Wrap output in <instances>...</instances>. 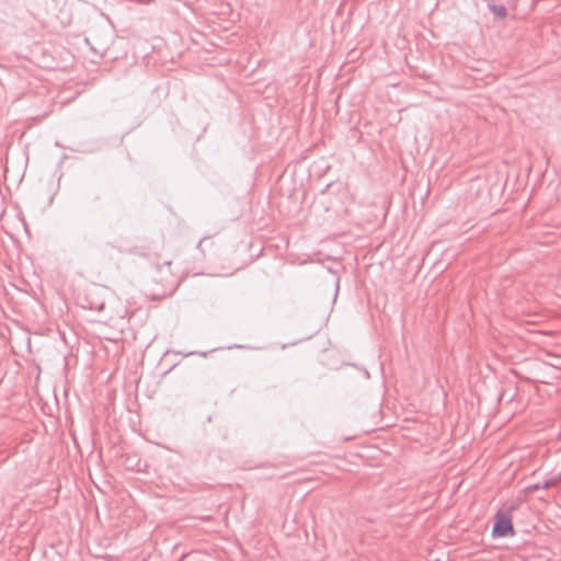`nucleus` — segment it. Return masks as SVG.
Returning a JSON list of instances; mask_svg holds the SVG:
<instances>
[{"instance_id": "1", "label": "nucleus", "mask_w": 561, "mask_h": 561, "mask_svg": "<svg viewBox=\"0 0 561 561\" xmlns=\"http://www.w3.org/2000/svg\"><path fill=\"white\" fill-rule=\"evenodd\" d=\"M514 507H510L505 511H499L495 516V524L493 526L492 534L494 537H507L514 535V528L512 524V511Z\"/></svg>"}, {"instance_id": "2", "label": "nucleus", "mask_w": 561, "mask_h": 561, "mask_svg": "<svg viewBox=\"0 0 561 561\" xmlns=\"http://www.w3.org/2000/svg\"><path fill=\"white\" fill-rule=\"evenodd\" d=\"M197 248L203 255H206L207 252H211L216 249V242L211 237H205L199 241Z\"/></svg>"}, {"instance_id": "3", "label": "nucleus", "mask_w": 561, "mask_h": 561, "mask_svg": "<svg viewBox=\"0 0 561 561\" xmlns=\"http://www.w3.org/2000/svg\"><path fill=\"white\" fill-rule=\"evenodd\" d=\"M489 8L494 15L501 19L505 18L507 14L506 9L503 5L490 4Z\"/></svg>"}, {"instance_id": "4", "label": "nucleus", "mask_w": 561, "mask_h": 561, "mask_svg": "<svg viewBox=\"0 0 561 561\" xmlns=\"http://www.w3.org/2000/svg\"><path fill=\"white\" fill-rule=\"evenodd\" d=\"M561 480V477L560 478H557V479H550V480H547L545 481L541 485H542V489H548L550 486H553L556 485L559 481Z\"/></svg>"}, {"instance_id": "5", "label": "nucleus", "mask_w": 561, "mask_h": 561, "mask_svg": "<svg viewBox=\"0 0 561 561\" xmlns=\"http://www.w3.org/2000/svg\"><path fill=\"white\" fill-rule=\"evenodd\" d=\"M530 490H539V489H542V485L541 484H534L529 488Z\"/></svg>"}]
</instances>
